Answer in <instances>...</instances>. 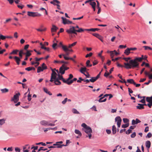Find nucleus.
<instances>
[{
  "label": "nucleus",
  "mask_w": 152,
  "mask_h": 152,
  "mask_svg": "<svg viewBox=\"0 0 152 152\" xmlns=\"http://www.w3.org/2000/svg\"><path fill=\"white\" fill-rule=\"evenodd\" d=\"M142 61V58L140 57L136 58L134 59H132L129 61V63H124L125 65L124 67L126 69L134 68L138 67L139 65L138 62H141Z\"/></svg>",
  "instance_id": "nucleus-1"
},
{
  "label": "nucleus",
  "mask_w": 152,
  "mask_h": 152,
  "mask_svg": "<svg viewBox=\"0 0 152 152\" xmlns=\"http://www.w3.org/2000/svg\"><path fill=\"white\" fill-rule=\"evenodd\" d=\"M56 71L57 72H58V71L56 70L55 69H52V73L51 74L50 80L49 81L46 80V83L49 82L50 83V84L51 85H59L61 84V82L57 78H56L57 74L55 72Z\"/></svg>",
  "instance_id": "nucleus-2"
},
{
  "label": "nucleus",
  "mask_w": 152,
  "mask_h": 152,
  "mask_svg": "<svg viewBox=\"0 0 152 152\" xmlns=\"http://www.w3.org/2000/svg\"><path fill=\"white\" fill-rule=\"evenodd\" d=\"M84 31V29L82 28H80L78 30H75V27L73 26H70V28L67 29L66 31V32L68 34H77L76 32H81Z\"/></svg>",
  "instance_id": "nucleus-3"
},
{
  "label": "nucleus",
  "mask_w": 152,
  "mask_h": 152,
  "mask_svg": "<svg viewBox=\"0 0 152 152\" xmlns=\"http://www.w3.org/2000/svg\"><path fill=\"white\" fill-rule=\"evenodd\" d=\"M73 77V75L72 74H69V77L66 80V83L68 85H70L74 81H75L77 80V79L75 78H74L73 79H72Z\"/></svg>",
  "instance_id": "nucleus-4"
},
{
  "label": "nucleus",
  "mask_w": 152,
  "mask_h": 152,
  "mask_svg": "<svg viewBox=\"0 0 152 152\" xmlns=\"http://www.w3.org/2000/svg\"><path fill=\"white\" fill-rule=\"evenodd\" d=\"M82 129L88 134V135L86 136V137H87L88 136L89 138L91 139V133L92 132V131L91 128L88 126L86 128H85V129Z\"/></svg>",
  "instance_id": "nucleus-5"
},
{
  "label": "nucleus",
  "mask_w": 152,
  "mask_h": 152,
  "mask_svg": "<svg viewBox=\"0 0 152 152\" xmlns=\"http://www.w3.org/2000/svg\"><path fill=\"white\" fill-rule=\"evenodd\" d=\"M20 95V93L18 92L16 94L13 96V97L12 98L11 101H13L15 103H16L19 99V96Z\"/></svg>",
  "instance_id": "nucleus-6"
},
{
  "label": "nucleus",
  "mask_w": 152,
  "mask_h": 152,
  "mask_svg": "<svg viewBox=\"0 0 152 152\" xmlns=\"http://www.w3.org/2000/svg\"><path fill=\"white\" fill-rule=\"evenodd\" d=\"M28 15L29 16H31L33 17H35L36 16H40L41 15L37 13V12H28Z\"/></svg>",
  "instance_id": "nucleus-7"
},
{
  "label": "nucleus",
  "mask_w": 152,
  "mask_h": 152,
  "mask_svg": "<svg viewBox=\"0 0 152 152\" xmlns=\"http://www.w3.org/2000/svg\"><path fill=\"white\" fill-rule=\"evenodd\" d=\"M61 19L63 20V23L64 24H71L72 23V21L67 20L66 19L64 18L63 17H62Z\"/></svg>",
  "instance_id": "nucleus-8"
},
{
  "label": "nucleus",
  "mask_w": 152,
  "mask_h": 152,
  "mask_svg": "<svg viewBox=\"0 0 152 152\" xmlns=\"http://www.w3.org/2000/svg\"><path fill=\"white\" fill-rule=\"evenodd\" d=\"M101 72H100L99 73L96 77H92L91 79L89 80L91 82H94L96 81L99 78Z\"/></svg>",
  "instance_id": "nucleus-9"
},
{
  "label": "nucleus",
  "mask_w": 152,
  "mask_h": 152,
  "mask_svg": "<svg viewBox=\"0 0 152 152\" xmlns=\"http://www.w3.org/2000/svg\"><path fill=\"white\" fill-rule=\"evenodd\" d=\"M144 73L146 75L148 76L149 79H152V68L151 69L150 72H148L147 71H145Z\"/></svg>",
  "instance_id": "nucleus-10"
},
{
  "label": "nucleus",
  "mask_w": 152,
  "mask_h": 152,
  "mask_svg": "<svg viewBox=\"0 0 152 152\" xmlns=\"http://www.w3.org/2000/svg\"><path fill=\"white\" fill-rule=\"evenodd\" d=\"M92 35L99 39L102 42H103L102 37L99 34L97 33H93Z\"/></svg>",
  "instance_id": "nucleus-11"
},
{
  "label": "nucleus",
  "mask_w": 152,
  "mask_h": 152,
  "mask_svg": "<svg viewBox=\"0 0 152 152\" xmlns=\"http://www.w3.org/2000/svg\"><path fill=\"white\" fill-rule=\"evenodd\" d=\"M69 48L67 47L66 46H63V49L64 52H66L67 51H69V52H73V50L72 49H69Z\"/></svg>",
  "instance_id": "nucleus-12"
},
{
  "label": "nucleus",
  "mask_w": 152,
  "mask_h": 152,
  "mask_svg": "<svg viewBox=\"0 0 152 152\" xmlns=\"http://www.w3.org/2000/svg\"><path fill=\"white\" fill-rule=\"evenodd\" d=\"M52 27L51 28V31L52 32H56L58 29V28L54 25H52Z\"/></svg>",
  "instance_id": "nucleus-13"
},
{
  "label": "nucleus",
  "mask_w": 152,
  "mask_h": 152,
  "mask_svg": "<svg viewBox=\"0 0 152 152\" xmlns=\"http://www.w3.org/2000/svg\"><path fill=\"white\" fill-rule=\"evenodd\" d=\"M87 68L86 67H82L80 68V71L82 73L84 74L85 72H87L86 71Z\"/></svg>",
  "instance_id": "nucleus-14"
},
{
  "label": "nucleus",
  "mask_w": 152,
  "mask_h": 152,
  "mask_svg": "<svg viewBox=\"0 0 152 152\" xmlns=\"http://www.w3.org/2000/svg\"><path fill=\"white\" fill-rule=\"evenodd\" d=\"M64 64H63L62 66L60 68L59 72L61 74H63L65 73V70L64 68Z\"/></svg>",
  "instance_id": "nucleus-15"
},
{
  "label": "nucleus",
  "mask_w": 152,
  "mask_h": 152,
  "mask_svg": "<svg viewBox=\"0 0 152 152\" xmlns=\"http://www.w3.org/2000/svg\"><path fill=\"white\" fill-rule=\"evenodd\" d=\"M126 83H129L131 84H133L134 85H135V83L133 79H128L126 81Z\"/></svg>",
  "instance_id": "nucleus-16"
},
{
  "label": "nucleus",
  "mask_w": 152,
  "mask_h": 152,
  "mask_svg": "<svg viewBox=\"0 0 152 152\" xmlns=\"http://www.w3.org/2000/svg\"><path fill=\"white\" fill-rule=\"evenodd\" d=\"M40 124L43 126H48V122L45 120L42 121L40 122Z\"/></svg>",
  "instance_id": "nucleus-17"
},
{
  "label": "nucleus",
  "mask_w": 152,
  "mask_h": 152,
  "mask_svg": "<svg viewBox=\"0 0 152 152\" xmlns=\"http://www.w3.org/2000/svg\"><path fill=\"white\" fill-rule=\"evenodd\" d=\"M151 143L149 141H147L145 142V146L147 149H149L151 146Z\"/></svg>",
  "instance_id": "nucleus-18"
},
{
  "label": "nucleus",
  "mask_w": 152,
  "mask_h": 152,
  "mask_svg": "<svg viewBox=\"0 0 152 152\" xmlns=\"http://www.w3.org/2000/svg\"><path fill=\"white\" fill-rule=\"evenodd\" d=\"M146 101L149 103L152 104V96L151 97H147L146 98Z\"/></svg>",
  "instance_id": "nucleus-19"
},
{
  "label": "nucleus",
  "mask_w": 152,
  "mask_h": 152,
  "mask_svg": "<svg viewBox=\"0 0 152 152\" xmlns=\"http://www.w3.org/2000/svg\"><path fill=\"white\" fill-rule=\"evenodd\" d=\"M115 121L117 123H121L122 120L120 116H117L115 118Z\"/></svg>",
  "instance_id": "nucleus-20"
},
{
  "label": "nucleus",
  "mask_w": 152,
  "mask_h": 152,
  "mask_svg": "<svg viewBox=\"0 0 152 152\" xmlns=\"http://www.w3.org/2000/svg\"><path fill=\"white\" fill-rule=\"evenodd\" d=\"M14 58L16 61L17 64L19 65L20 64V58L17 56L14 57Z\"/></svg>",
  "instance_id": "nucleus-21"
},
{
  "label": "nucleus",
  "mask_w": 152,
  "mask_h": 152,
  "mask_svg": "<svg viewBox=\"0 0 152 152\" xmlns=\"http://www.w3.org/2000/svg\"><path fill=\"white\" fill-rule=\"evenodd\" d=\"M58 79H57L58 80H61L63 81V82L66 83V79L63 78V76L62 75H58Z\"/></svg>",
  "instance_id": "nucleus-22"
},
{
  "label": "nucleus",
  "mask_w": 152,
  "mask_h": 152,
  "mask_svg": "<svg viewBox=\"0 0 152 152\" xmlns=\"http://www.w3.org/2000/svg\"><path fill=\"white\" fill-rule=\"evenodd\" d=\"M138 105L136 107L137 109L139 110L144 109V107L143 106L142 104L139 103L138 104Z\"/></svg>",
  "instance_id": "nucleus-23"
},
{
  "label": "nucleus",
  "mask_w": 152,
  "mask_h": 152,
  "mask_svg": "<svg viewBox=\"0 0 152 152\" xmlns=\"http://www.w3.org/2000/svg\"><path fill=\"white\" fill-rule=\"evenodd\" d=\"M50 3L51 4H52L54 5H56L57 4L56 3H57V4H60V2L57 0H53L52 1H51L50 2Z\"/></svg>",
  "instance_id": "nucleus-24"
},
{
  "label": "nucleus",
  "mask_w": 152,
  "mask_h": 152,
  "mask_svg": "<svg viewBox=\"0 0 152 152\" xmlns=\"http://www.w3.org/2000/svg\"><path fill=\"white\" fill-rule=\"evenodd\" d=\"M84 31H90L94 32L96 31H98L99 30V28H92L89 29H84Z\"/></svg>",
  "instance_id": "nucleus-25"
},
{
  "label": "nucleus",
  "mask_w": 152,
  "mask_h": 152,
  "mask_svg": "<svg viewBox=\"0 0 152 152\" xmlns=\"http://www.w3.org/2000/svg\"><path fill=\"white\" fill-rule=\"evenodd\" d=\"M130 53V50L129 48H127L124 52V53L126 55H128Z\"/></svg>",
  "instance_id": "nucleus-26"
},
{
  "label": "nucleus",
  "mask_w": 152,
  "mask_h": 152,
  "mask_svg": "<svg viewBox=\"0 0 152 152\" xmlns=\"http://www.w3.org/2000/svg\"><path fill=\"white\" fill-rule=\"evenodd\" d=\"M46 69V68L44 67L42 69L41 66H38L37 68V72L39 73L42 71H43L44 69Z\"/></svg>",
  "instance_id": "nucleus-27"
},
{
  "label": "nucleus",
  "mask_w": 152,
  "mask_h": 152,
  "mask_svg": "<svg viewBox=\"0 0 152 152\" xmlns=\"http://www.w3.org/2000/svg\"><path fill=\"white\" fill-rule=\"evenodd\" d=\"M112 133L113 134H115L116 132V128L114 125L112 126Z\"/></svg>",
  "instance_id": "nucleus-28"
},
{
  "label": "nucleus",
  "mask_w": 152,
  "mask_h": 152,
  "mask_svg": "<svg viewBox=\"0 0 152 152\" xmlns=\"http://www.w3.org/2000/svg\"><path fill=\"white\" fill-rule=\"evenodd\" d=\"M43 90L45 92L49 94V95L51 96L52 95V94L51 92H50V91H48V89H47L46 88H44Z\"/></svg>",
  "instance_id": "nucleus-29"
},
{
  "label": "nucleus",
  "mask_w": 152,
  "mask_h": 152,
  "mask_svg": "<svg viewBox=\"0 0 152 152\" xmlns=\"http://www.w3.org/2000/svg\"><path fill=\"white\" fill-rule=\"evenodd\" d=\"M62 56L64 57V58L66 60H69V59H70L72 60H73V59L72 58H69L67 57H66V54H62Z\"/></svg>",
  "instance_id": "nucleus-30"
},
{
  "label": "nucleus",
  "mask_w": 152,
  "mask_h": 152,
  "mask_svg": "<svg viewBox=\"0 0 152 152\" xmlns=\"http://www.w3.org/2000/svg\"><path fill=\"white\" fill-rule=\"evenodd\" d=\"M6 119L3 118L2 119H0V125H2L5 123Z\"/></svg>",
  "instance_id": "nucleus-31"
},
{
  "label": "nucleus",
  "mask_w": 152,
  "mask_h": 152,
  "mask_svg": "<svg viewBox=\"0 0 152 152\" xmlns=\"http://www.w3.org/2000/svg\"><path fill=\"white\" fill-rule=\"evenodd\" d=\"M72 112L74 114H80V113L77 110L73 108L72 110Z\"/></svg>",
  "instance_id": "nucleus-32"
},
{
  "label": "nucleus",
  "mask_w": 152,
  "mask_h": 152,
  "mask_svg": "<svg viewBox=\"0 0 152 152\" xmlns=\"http://www.w3.org/2000/svg\"><path fill=\"white\" fill-rule=\"evenodd\" d=\"M1 91L2 93H5L8 92L9 91V90L7 88H4L1 89Z\"/></svg>",
  "instance_id": "nucleus-33"
},
{
  "label": "nucleus",
  "mask_w": 152,
  "mask_h": 152,
  "mask_svg": "<svg viewBox=\"0 0 152 152\" xmlns=\"http://www.w3.org/2000/svg\"><path fill=\"white\" fill-rule=\"evenodd\" d=\"M77 42H74V43H72L71 44H69V45L67 47L69 48H71L72 47L75 46L77 44Z\"/></svg>",
  "instance_id": "nucleus-34"
},
{
  "label": "nucleus",
  "mask_w": 152,
  "mask_h": 152,
  "mask_svg": "<svg viewBox=\"0 0 152 152\" xmlns=\"http://www.w3.org/2000/svg\"><path fill=\"white\" fill-rule=\"evenodd\" d=\"M90 4L91 6L92 7L96 6V3L95 2L92 1H91L90 3Z\"/></svg>",
  "instance_id": "nucleus-35"
},
{
  "label": "nucleus",
  "mask_w": 152,
  "mask_h": 152,
  "mask_svg": "<svg viewBox=\"0 0 152 152\" xmlns=\"http://www.w3.org/2000/svg\"><path fill=\"white\" fill-rule=\"evenodd\" d=\"M90 63V61L89 60H88L86 62V66L87 67H91L92 66V65L91 64H89Z\"/></svg>",
  "instance_id": "nucleus-36"
},
{
  "label": "nucleus",
  "mask_w": 152,
  "mask_h": 152,
  "mask_svg": "<svg viewBox=\"0 0 152 152\" xmlns=\"http://www.w3.org/2000/svg\"><path fill=\"white\" fill-rule=\"evenodd\" d=\"M18 50H14L12 52L10 53V55L16 54Z\"/></svg>",
  "instance_id": "nucleus-37"
},
{
  "label": "nucleus",
  "mask_w": 152,
  "mask_h": 152,
  "mask_svg": "<svg viewBox=\"0 0 152 152\" xmlns=\"http://www.w3.org/2000/svg\"><path fill=\"white\" fill-rule=\"evenodd\" d=\"M35 64H37V65H35V67H37L39 65V62H34V61H32L31 62V64L32 65H33Z\"/></svg>",
  "instance_id": "nucleus-38"
},
{
  "label": "nucleus",
  "mask_w": 152,
  "mask_h": 152,
  "mask_svg": "<svg viewBox=\"0 0 152 152\" xmlns=\"http://www.w3.org/2000/svg\"><path fill=\"white\" fill-rule=\"evenodd\" d=\"M75 133L77 134H79L80 136L82 135L81 132L78 129H75Z\"/></svg>",
  "instance_id": "nucleus-39"
},
{
  "label": "nucleus",
  "mask_w": 152,
  "mask_h": 152,
  "mask_svg": "<svg viewBox=\"0 0 152 152\" xmlns=\"http://www.w3.org/2000/svg\"><path fill=\"white\" fill-rule=\"evenodd\" d=\"M129 125V123H126V124H123L121 126V127L123 128H126L128 127Z\"/></svg>",
  "instance_id": "nucleus-40"
},
{
  "label": "nucleus",
  "mask_w": 152,
  "mask_h": 152,
  "mask_svg": "<svg viewBox=\"0 0 152 152\" xmlns=\"http://www.w3.org/2000/svg\"><path fill=\"white\" fill-rule=\"evenodd\" d=\"M43 148H44V147H42L39 148V149L37 151L39 152L41 150L45 151H46V150H48V148L43 149Z\"/></svg>",
  "instance_id": "nucleus-41"
},
{
  "label": "nucleus",
  "mask_w": 152,
  "mask_h": 152,
  "mask_svg": "<svg viewBox=\"0 0 152 152\" xmlns=\"http://www.w3.org/2000/svg\"><path fill=\"white\" fill-rule=\"evenodd\" d=\"M81 126L83 128L82 129H85V128H86L88 126L87 125L84 123H83L81 124Z\"/></svg>",
  "instance_id": "nucleus-42"
},
{
  "label": "nucleus",
  "mask_w": 152,
  "mask_h": 152,
  "mask_svg": "<svg viewBox=\"0 0 152 152\" xmlns=\"http://www.w3.org/2000/svg\"><path fill=\"white\" fill-rule=\"evenodd\" d=\"M123 121L124 123H129V120L126 118H124L123 119Z\"/></svg>",
  "instance_id": "nucleus-43"
},
{
  "label": "nucleus",
  "mask_w": 152,
  "mask_h": 152,
  "mask_svg": "<svg viewBox=\"0 0 152 152\" xmlns=\"http://www.w3.org/2000/svg\"><path fill=\"white\" fill-rule=\"evenodd\" d=\"M22 54H24L25 53H24L23 52V50H20L19 53V56L20 57V58H22Z\"/></svg>",
  "instance_id": "nucleus-44"
},
{
  "label": "nucleus",
  "mask_w": 152,
  "mask_h": 152,
  "mask_svg": "<svg viewBox=\"0 0 152 152\" xmlns=\"http://www.w3.org/2000/svg\"><path fill=\"white\" fill-rule=\"evenodd\" d=\"M25 54L26 57H29L31 55V53H30L29 51H27Z\"/></svg>",
  "instance_id": "nucleus-45"
},
{
  "label": "nucleus",
  "mask_w": 152,
  "mask_h": 152,
  "mask_svg": "<svg viewBox=\"0 0 152 152\" xmlns=\"http://www.w3.org/2000/svg\"><path fill=\"white\" fill-rule=\"evenodd\" d=\"M41 48L42 49H44L47 51H49L50 50V48H49L45 47L44 46H42Z\"/></svg>",
  "instance_id": "nucleus-46"
},
{
  "label": "nucleus",
  "mask_w": 152,
  "mask_h": 152,
  "mask_svg": "<svg viewBox=\"0 0 152 152\" xmlns=\"http://www.w3.org/2000/svg\"><path fill=\"white\" fill-rule=\"evenodd\" d=\"M40 144H41L43 146H46V144H45V143H44L43 142H40L36 143V145H39Z\"/></svg>",
  "instance_id": "nucleus-47"
},
{
  "label": "nucleus",
  "mask_w": 152,
  "mask_h": 152,
  "mask_svg": "<svg viewBox=\"0 0 152 152\" xmlns=\"http://www.w3.org/2000/svg\"><path fill=\"white\" fill-rule=\"evenodd\" d=\"M57 46V44L56 43H54L52 45V47L54 49H56V46Z\"/></svg>",
  "instance_id": "nucleus-48"
},
{
  "label": "nucleus",
  "mask_w": 152,
  "mask_h": 152,
  "mask_svg": "<svg viewBox=\"0 0 152 152\" xmlns=\"http://www.w3.org/2000/svg\"><path fill=\"white\" fill-rule=\"evenodd\" d=\"M143 47L145 48V50H147L148 49H149L150 50H152V49L151 47L148 46H144Z\"/></svg>",
  "instance_id": "nucleus-49"
},
{
  "label": "nucleus",
  "mask_w": 152,
  "mask_h": 152,
  "mask_svg": "<svg viewBox=\"0 0 152 152\" xmlns=\"http://www.w3.org/2000/svg\"><path fill=\"white\" fill-rule=\"evenodd\" d=\"M14 37L15 38H17L18 37V33L17 32H15L14 34Z\"/></svg>",
  "instance_id": "nucleus-50"
},
{
  "label": "nucleus",
  "mask_w": 152,
  "mask_h": 152,
  "mask_svg": "<svg viewBox=\"0 0 152 152\" xmlns=\"http://www.w3.org/2000/svg\"><path fill=\"white\" fill-rule=\"evenodd\" d=\"M152 135L151 132H149L146 136V137H147L148 138H150L151 137Z\"/></svg>",
  "instance_id": "nucleus-51"
},
{
  "label": "nucleus",
  "mask_w": 152,
  "mask_h": 152,
  "mask_svg": "<svg viewBox=\"0 0 152 152\" xmlns=\"http://www.w3.org/2000/svg\"><path fill=\"white\" fill-rule=\"evenodd\" d=\"M135 132H133V133L131 135V137L132 138H134L135 137L136 134Z\"/></svg>",
  "instance_id": "nucleus-52"
},
{
  "label": "nucleus",
  "mask_w": 152,
  "mask_h": 152,
  "mask_svg": "<svg viewBox=\"0 0 152 152\" xmlns=\"http://www.w3.org/2000/svg\"><path fill=\"white\" fill-rule=\"evenodd\" d=\"M12 20V19L10 18L7 19L4 22V24H6L8 22Z\"/></svg>",
  "instance_id": "nucleus-53"
},
{
  "label": "nucleus",
  "mask_w": 152,
  "mask_h": 152,
  "mask_svg": "<svg viewBox=\"0 0 152 152\" xmlns=\"http://www.w3.org/2000/svg\"><path fill=\"white\" fill-rule=\"evenodd\" d=\"M93 53H90L89 54H87L85 56L86 58H88L89 57H90L92 56Z\"/></svg>",
  "instance_id": "nucleus-54"
},
{
  "label": "nucleus",
  "mask_w": 152,
  "mask_h": 152,
  "mask_svg": "<svg viewBox=\"0 0 152 152\" xmlns=\"http://www.w3.org/2000/svg\"><path fill=\"white\" fill-rule=\"evenodd\" d=\"M86 74L85 73L84 75L87 78H89L90 77V75L88 72H86Z\"/></svg>",
  "instance_id": "nucleus-55"
},
{
  "label": "nucleus",
  "mask_w": 152,
  "mask_h": 152,
  "mask_svg": "<svg viewBox=\"0 0 152 152\" xmlns=\"http://www.w3.org/2000/svg\"><path fill=\"white\" fill-rule=\"evenodd\" d=\"M0 38L2 40H4L6 38V36H3L2 35H1L0 36Z\"/></svg>",
  "instance_id": "nucleus-56"
},
{
  "label": "nucleus",
  "mask_w": 152,
  "mask_h": 152,
  "mask_svg": "<svg viewBox=\"0 0 152 152\" xmlns=\"http://www.w3.org/2000/svg\"><path fill=\"white\" fill-rule=\"evenodd\" d=\"M126 45H121L119 46V48L121 49L125 48L126 47Z\"/></svg>",
  "instance_id": "nucleus-57"
},
{
  "label": "nucleus",
  "mask_w": 152,
  "mask_h": 152,
  "mask_svg": "<svg viewBox=\"0 0 152 152\" xmlns=\"http://www.w3.org/2000/svg\"><path fill=\"white\" fill-rule=\"evenodd\" d=\"M132 132V130L129 129L126 132V134H129L130 133Z\"/></svg>",
  "instance_id": "nucleus-58"
},
{
  "label": "nucleus",
  "mask_w": 152,
  "mask_h": 152,
  "mask_svg": "<svg viewBox=\"0 0 152 152\" xmlns=\"http://www.w3.org/2000/svg\"><path fill=\"white\" fill-rule=\"evenodd\" d=\"M67 146V145H64V144L60 145H58V146H57V147L58 148H61L62 146Z\"/></svg>",
  "instance_id": "nucleus-59"
},
{
  "label": "nucleus",
  "mask_w": 152,
  "mask_h": 152,
  "mask_svg": "<svg viewBox=\"0 0 152 152\" xmlns=\"http://www.w3.org/2000/svg\"><path fill=\"white\" fill-rule=\"evenodd\" d=\"M67 98H65L64 100L62 102V104H65L67 101Z\"/></svg>",
  "instance_id": "nucleus-60"
},
{
  "label": "nucleus",
  "mask_w": 152,
  "mask_h": 152,
  "mask_svg": "<svg viewBox=\"0 0 152 152\" xmlns=\"http://www.w3.org/2000/svg\"><path fill=\"white\" fill-rule=\"evenodd\" d=\"M31 95L28 94V100L29 101L31 100Z\"/></svg>",
  "instance_id": "nucleus-61"
},
{
  "label": "nucleus",
  "mask_w": 152,
  "mask_h": 152,
  "mask_svg": "<svg viewBox=\"0 0 152 152\" xmlns=\"http://www.w3.org/2000/svg\"><path fill=\"white\" fill-rule=\"evenodd\" d=\"M119 81L122 83H126V81L124 79H121V80H119Z\"/></svg>",
  "instance_id": "nucleus-62"
},
{
  "label": "nucleus",
  "mask_w": 152,
  "mask_h": 152,
  "mask_svg": "<svg viewBox=\"0 0 152 152\" xmlns=\"http://www.w3.org/2000/svg\"><path fill=\"white\" fill-rule=\"evenodd\" d=\"M115 56V53L113 51H112V53H111L110 54V56L111 58H113Z\"/></svg>",
  "instance_id": "nucleus-63"
},
{
  "label": "nucleus",
  "mask_w": 152,
  "mask_h": 152,
  "mask_svg": "<svg viewBox=\"0 0 152 152\" xmlns=\"http://www.w3.org/2000/svg\"><path fill=\"white\" fill-rule=\"evenodd\" d=\"M128 91L129 93V94L130 96H131V95L130 94L131 93H133V91L130 88H128Z\"/></svg>",
  "instance_id": "nucleus-64"
}]
</instances>
